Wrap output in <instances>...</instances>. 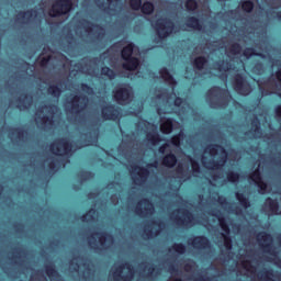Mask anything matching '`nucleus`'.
Returning a JSON list of instances; mask_svg holds the SVG:
<instances>
[{"label": "nucleus", "mask_w": 281, "mask_h": 281, "mask_svg": "<svg viewBox=\"0 0 281 281\" xmlns=\"http://www.w3.org/2000/svg\"><path fill=\"white\" fill-rule=\"evenodd\" d=\"M241 50L243 48L238 44L214 42L204 47L202 54H209V58L214 60L213 69L218 71L217 76H220L224 82H227V78H229L231 74L236 71V67H232V64L227 60H231L232 63H236L238 58H246V60H249V58L256 54L252 48H246L243 55H240Z\"/></svg>", "instance_id": "1"}, {"label": "nucleus", "mask_w": 281, "mask_h": 281, "mask_svg": "<svg viewBox=\"0 0 281 281\" xmlns=\"http://www.w3.org/2000/svg\"><path fill=\"white\" fill-rule=\"evenodd\" d=\"M155 98L151 99V106H156L158 115L166 113H177L180 120H183V115H190L192 113V108L188 102L183 101L181 98H177L173 92L167 93L166 90H158L155 93Z\"/></svg>", "instance_id": "2"}, {"label": "nucleus", "mask_w": 281, "mask_h": 281, "mask_svg": "<svg viewBox=\"0 0 281 281\" xmlns=\"http://www.w3.org/2000/svg\"><path fill=\"white\" fill-rule=\"evenodd\" d=\"M60 110L56 105H41L35 113V122L40 128H54L56 117Z\"/></svg>", "instance_id": "3"}, {"label": "nucleus", "mask_w": 281, "mask_h": 281, "mask_svg": "<svg viewBox=\"0 0 281 281\" xmlns=\"http://www.w3.org/2000/svg\"><path fill=\"white\" fill-rule=\"evenodd\" d=\"M87 104H89V99L85 95H74L70 98V100L65 103L69 122H77L78 117H80V113H82V110L87 109Z\"/></svg>", "instance_id": "4"}, {"label": "nucleus", "mask_w": 281, "mask_h": 281, "mask_svg": "<svg viewBox=\"0 0 281 281\" xmlns=\"http://www.w3.org/2000/svg\"><path fill=\"white\" fill-rule=\"evenodd\" d=\"M93 144H98V136H94L92 140H89L79 147H74V144L69 143L68 139H60L50 145V153L57 157H65V155L69 157L71 153H75L78 148H82L83 146H93Z\"/></svg>", "instance_id": "5"}, {"label": "nucleus", "mask_w": 281, "mask_h": 281, "mask_svg": "<svg viewBox=\"0 0 281 281\" xmlns=\"http://www.w3.org/2000/svg\"><path fill=\"white\" fill-rule=\"evenodd\" d=\"M229 100H232L229 92L218 87L212 88L206 94V101L211 109H225Z\"/></svg>", "instance_id": "6"}, {"label": "nucleus", "mask_w": 281, "mask_h": 281, "mask_svg": "<svg viewBox=\"0 0 281 281\" xmlns=\"http://www.w3.org/2000/svg\"><path fill=\"white\" fill-rule=\"evenodd\" d=\"M159 162L155 161L154 164H148L146 168L140 167L137 164H132L130 166V173L135 186H144L146 179L150 176V170H157Z\"/></svg>", "instance_id": "7"}, {"label": "nucleus", "mask_w": 281, "mask_h": 281, "mask_svg": "<svg viewBox=\"0 0 281 281\" xmlns=\"http://www.w3.org/2000/svg\"><path fill=\"white\" fill-rule=\"evenodd\" d=\"M135 276V270L130 263L116 262L111 269L109 281H131Z\"/></svg>", "instance_id": "8"}, {"label": "nucleus", "mask_w": 281, "mask_h": 281, "mask_svg": "<svg viewBox=\"0 0 281 281\" xmlns=\"http://www.w3.org/2000/svg\"><path fill=\"white\" fill-rule=\"evenodd\" d=\"M76 34L81 38H102L104 36V29L100 25L91 24V22L83 20L76 30Z\"/></svg>", "instance_id": "9"}, {"label": "nucleus", "mask_w": 281, "mask_h": 281, "mask_svg": "<svg viewBox=\"0 0 281 281\" xmlns=\"http://www.w3.org/2000/svg\"><path fill=\"white\" fill-rule=\"evenodd\" d=\"M133 54L134 56L139 54V48L133 44H128L122 50V58L125 60L123 69H125V71H135V69L139 67V59H137V57H133Z\"/></svg>", "instance_id": "10"}, {"label": "nucleus", "mask_w": 281, "mask_h": 281, "mask_svg": "<svg viewBox=\"0 0 281 281\" xmlns=\"http://www.w3.org/2000/svg\"><path fill=\"white\" fill-rule=\"evenodd\" d=\"M89 246L94 251H103V249H109L113 247V236L106 233H93L89 237Z\"/></svg>", "instance_id": "11"}, {"label": "nucleus", "mask_w": 281, "mask_h": 281, "mask_svg": "<svg viewBox=\"0 0 281 281\" xmlns=\"http://www.w3.org/2000/svg\"><path fill=\"white\" fill-rule=\"evenodd\" d=\"M159 38H167L175 31V24L168 19H158L156 22L151 21Z\"/></svg>", "instance_id": "12"}, {"label": "nucleus", "mask_w": 281, "mask_h": 281, "mask_svg": "<svg viewBox=\"0 0 281 281\" xmlns=\"http://www.w3.org/2000/svg\"><path fill=\"white\" fill-rule=\"evenodd\" d=\"M114 99L119 104H128L133 101V88L125 85L114 91Z\"/></svg>", "instance_id": "13"}, {"label": "nucleus", "mask_w": 281, "mask_h": 281, "mask_svg": "<svg viewBox=\"0 0 281 281\" xmlns=\"http://www.w3.org/2000/svg\"><path fill=\"white\" fill-rule=\"evenodd\" d=\"M74 4L70 0H58L52 7L49 11V16H60V14H67V12H71V8Z\"/></svg>", "instance_id": "14"}, {"label": "nucleus", "mask_w": 281, "mask_h": 281, "mask_svg": "<svg viewBox=\"0 0 281 281\" xmlns=\"http://www.w3.org/2000/svg\"><path fill=\"white\" fill-rule=\"evenodd\" d=\"M183 137V131H180V133L177 136H173L171 140H168L159 148V153L164 155V153H172L175 150H179V146H181Z\"/></svg>", "instance_id": "15"}, {"label": "nucleus", "mask_w": 281, "mask_h": 281, "mask_svg": "<svg viewBox=\"0 0 281 281\" xmlns=\"http://www.w3.org/2000/svg\"><path fill=\"white\" fill-rule=\"evenodd\" d=\"M135 214L140 218H148L155 214V206L148 200H142L135 207Z\"/></svg>", "instance_id": "16"}, {"label": "nucleus", "mask_w": 281, "mask_h": 281, "mask_svg": "<svg viewBox=\"0 0 281 281\" xmlns=\"http://www.w3.org/2000/svg\"><path fill=\"white\" fill-rule=\"evenodd\" d=\"M234 89L239 95H249L251 93V86L245 81V78L240 74L235 75Z\"/></svg>", "instance_id": "17"}, {"label": "nucleus", "mask_w": 281, "mask_h": 281, "mask_svg": "<svg viewBox=\"0 0 281 281\" xmlns=\"http://www.w3.org/2000/svg\"><path fill=\"white\" fill-rule=\"evenodd\" d=\"M145 126V133H147V140L151 144V146H157L161 138L159 137V133L157 132V126L150 125V123L143 122Z\"/></svg>", "instance_id": "18"}, {"label": "nucleus", "mask_w": 281, "mask_h": 281, "mask_svg": "<svg viewBox=\"0 0 281 281\" xmlns=\"http://www.w3.org/2000/svg\"><path fill=\"white\" fill-rule=\"evenodd\" d=\"M249 183H255L259 188L260 194H267L268 186L263 182L260 176V169L254 171V173L248 178Z\"/></svg>", "instance_id": "19"}, {"label": "nucleus", "mask_w": 281, "mask_h": 281, "mask_svg": "<svg viewBox=\"0 0 281 281\" xmlns=\"http://www.w3.org/2000/svg\"><path fill=\"white\" fill-rule=\"evenodd\" d=\"M95 3L104 12H110L111 10L117 11L122 8L120 0H95Z\"/></svg>", "instance_id": "20"}, {"label": "nucleus", "mask_w": 281, "mask_h": 281, "mask_svg": "<svg viewBox=\"0 0 281 281\" xmlns=\"http://www.w3.org/2000/svg\"><path fill=\"white\" fill-rule=\"evenodd\" d=\"M121 115L122 112L120 111V108L108 105L102 109L103 120H112L113 122H115V120H120Z\"/></svg>", "instance_id": "21"}, {"label": "nucleus", "mask_w": 281, "mask_h": 281, "mask_svg": "<svg viewBox=\"0 0 281 281\" xmlns=\"http://www.w3.org/2000/svg\"><path fill=\"white\" fill-rule=\"evenodd\" d=\"M164 229L160 222H153L149 226L144 229V238L150 239L159 236V232Z\"/></svg>", "instance_id": "22"}, {"label": "nucleus", "mask_w": 281, "mask_h": 281, "mask_svg": "<svg viewBox=\"0 0 281 281\" xmlns=\"http://www.w3.org/2000/svg\"><path fill=\"white\" fill-rule=\"evenodd\" d=\"M246 137L250 139H258L262 137V131L260 130V121L258 119L252 120L251 128L246 133Z\"/></svg>", "instance_id": "23"}, {"label": "nucleus", "mask_w": 281, "mask_h": 281, "mask_svg": "<svg viewBox=\"0 0 281 281\" xmlns=\"http://www.w3.org/2000/svg\"><path fill=\"white\" fill-rule=\"evenodd\" d=\"M36 19H38V12L32 10L18 14L16 21L18 23H33Z\"/></svg>", "instance_id": "24"}, {"label": "nucleus", "mask_w": 281, "mask_h": 281, "mask_svg": "<svg viewBox=\"0 0 281 281\" xmlns=\"http://www.w3.org/2000/svg\"><path fill=\"white\" fill-rule=\"evenodd\" d=\"M188 244L192 245L193 249H210V240L205 237L190 238Z\"/></svg>", "instance_id": "25"}, {"label": "nucleus", "mask_w": 281, "mask_h": 281, "mask_svg": "<svg viewBox=\"0 0 281 281\" xmlns=\"http://www.w3.org/2000/svg\"><path fill=\"white\" fill-rule=\"evenodd\" d=\"M280 210V206L278 205L277 200H272L271 198H268L263 205V212L268 214V216H271V214H278V211Z\"/></svg>", "instance_id": "26"}, {"label": "nucleus", "mask_w": 281, "mask_h": 281, "mask_svg": "<svg viewBox=\"0 0 281 281\" xmlns=\"http://www.w3.org/2000/svg\"><path fill=\"white\" fill-rule=\"evenodd\" d=\"M159 78H162V80H165V82H167V85H169V87L171 88V92L175 91V87H177V80H175L172 75H170V72H168V69H166V68L160 69Z\"/></svg>", "instance_id": "27"}, {"label": "nucleus", "mask_w": 281, "mask_h": 281, "mask_svg": "<svg viewBox=\"0 0 281 281\" xmlns=\"http://www.w3.org/2000/svg\"><path fill=\"white\" fill-rule=\"evenodd\" d=\"M182 30H196L198 32H207L205 31V27L199 22V19L196 18H190L187 21V24L182 26Z\"/></svg>", "instance_id": "28"}, {"label": "nucleus", "mask_w": 281, "mask_h": 281, "mask_svg": "<svg viewBox=\"0 0 281 281\" xmlns=\"http://www.w3.org/2000/svg\"><path fill=\"white\" fill-rule=\"evenodd\" d=\"M139 269H143L142 276L145 278H153V276H159L161 273L160 270H156L155 266L150 263L140 265Z\"/></svg>", "instance_id": "29"}, {"label": "nucleus", "mask_w": 281, "mask_h": 281, "mask_svg": "<svg viewBox=\"0 0 281 281\" xmlns=\"http://www.w3.org/2000/svg\"><path fill=\"white\" fill-rule=\"evenodd\" d=\"M32 102H33V99L31 95L21 94L16 104V108L20 109V111H25L29 106H32Z\"/></svg>", "instance_id": "30"}, {"label": "nucleus", "mask_w": 281, "mask_h": 281, "mask_svg": "<svg viewBox=\"0 0 281 281\" xmlns=\"http://www.w3.org/2000/svg\"><path fill=\"white\" fill-rule=\"evenodd\" d=\"M46 164H48L50 172H56L57 170H60V168H65V162L59 160L58 157L47 159Z\"/></svg>", "instance_id": "31"}, {"label": "nucleus", "mask_w": 281, "mask_h": 281, "mask_svg": "<svg viewBox=\"0 0 281 281\" xmlns=\"http://www.w3.org/2000/svg\"><path fill=\"white\" fill-rule=\"evenodd\" d=\"M160 131L165 135L172 133V119H166L160 116Z\"/></svg>", "instance_id": "32"}, {"label": "nucleus", "mask_w": 281, "mask_h": 281, "mask_svg": "<svg viewBox=\"0 0 281 281\" xmlns=\"http://www.w3.org/2000/svg\"><path fill=\"white\" fill-rule=\"evenodd\" d=\"M82 266H83V269H87V261H85V259H82L81 257H77L71 260L69 269L71 271L78 272L80 271Z\"/></svg>", "instance_id": "33"}, {"label": "nucleus", "mask_w": 281, "mask_h": 281, "mask_svg": "<svg viewBox=\"0 0 281 281\" xmlns=\"http://www.w3.org/2000/svg\"><path fill=\"white\" fill-rule=\"evenodd\" d=\"M162 164L164 166H166L167 168H175V166H177V156L172 155V154H168L167 156H165V158L162 159Z\"/></svg>", "instance_id": "34"}, {"label": "nucleus", "mask_w": 281, "mask_h": 281, "mask_svg": "<svg viewBox=\"0 0 281 281\" xmlns=\"http://www.w3.org/2000/svg\"><path fill=\"white\" fill-rule=\"evenodd\" d=\"M63 83H59L58 86H49L48 88V94L52 95L53 98H60V93H63Z\"/></svg>", "instance_id": "35"}, {"label": "nucleus", "mask_w": 281, "mask_h": 281, "mask_svg": "<svg viewBox=\"0 0 281 281\" xmlns=\"http://www.w3.org/2000/svg\"><path fill=\"white\" fill-rule=\"evenodd\" d=\"M169 254L171 256H175V254L181 256V254H186V246L183 244H175L172 248L169 249Z\"/></svg>", "instance_id": "36"}, {"label": "nucleus", "mask_w": 281, "mask_h": 281, "mask_svg": "<svg viewBox=\"0 0 281 281\" xmlns=\"http://www.w3.org/2000/svg\"><path fill=\"white\" fill-rule=\"evenodd\" d=\"M207 63H210V60H206L205 57H196L194 60V67L198 71H202V69L207 67Z\"/></svg>", "instance_id": "37"}, {"label": "nucleus", "mask_w": 281, "mask_h": 281, "mask_svg": "<svg viewBox=\"0 0 281 281\" xmlns=\"http://www.w3.org/2000/svg\"><path fill=\"white\" fill-rule=\"evenodd\" d=\"M95 218H98V212H95V210H90L86 215H83L81 217V221L83 223H93V221H95Z\"/></svg>", "instance_id": "38"}, {"label": "nucleus", "mask_w": 281, "mask_h": 281, "mask_svg": "<svg viewBox=\"0 0 281 281\" xmlns=\"http://www.w3.org/2000/svg\"><path fill=\"white\" fill-rule=\"evenodd\" d=\"M46 276H48L52 281L58 280V272L54 269V266H46Z\"/></svg>", "instance_id": "39"}, {"label": "nucleus", "mask_w": 281, "mask_h": 281, "mask_svg": "<svg viewBox=\"0 0 281 281\" xmlns=\"http://www.w3.org/2000/svg\"><path fill=\"white\" fill-rule=\"evenodd\" d=\"M155 5L151 2H145L142 7L143 14H153Z\"/></svg>", "instance_id": "40"}, {"label": "nucleus", "mask_w": 281, "mask_h": 281, "mask_svg": "<svg viewBox=\"0 0 281 281\" xmlns=\"http://www.w3.org/2000/svg\"><path fill=\"white\" fill-rule=\"evenodd\" d=\"M186 8H187L188 12H194V10H196V8H199V4L196 3L195 0H188L186 2Z\"/></svg>", "instance_id": "41"}, {"label": "nucleus", "mask_w": 281, "mask_h": 281, "mask_svg": "<svg viewBox=\"0 0 281 281\" xmlns=\"http://www.w3.org/2000/svg\"><path fill=\"white\" fill-rule=\"evenodd\" d=\"M101 74L102 76H106L108 78H110V80H113V78H115V72L109 67H103L101 69Z\"/></svg>", "instance_id": "42"}, {"label": "nucleus", "mask_w": 281, "mask_h": 281, "mask_svg": "<svg viewBox=\"0 0 281 281\" xmlns=\"http://www.w3.org/2000/svg\"><path fill=\"white\" fill-rule=\"evenodd\" d=\"M241 8L245 12H251V10H254V2L246 0L243 2Z\"/></svg>", "instance_id": "43"}, {"label": "nucleus", "mask_w": 281, "mask_h": 281, "mask_svg": "<svg viewBox=\"0 0 281 281\" xmlns=\"http://www.w3.org/2000/svg\"><path fill=\"white\" fill-rule=\"evenodd\" d=\"M130 3L133 10H139L142 8V0H131Z\"/></svg>", "instance_id": "44"}, {"label": "nucleus", "mask_w": 281, "mask_h": 281, "mask_svg": "<svg viewBox=\"0 0 281 281\" xmlns=\"http://www.w3.org/2000/svg\"><path fill=\"white\" fill-rule=\"evenodd\" d=\"M81 90L83 91V93H88V95H91V93H93V88L87 86V85H81Z\"/></svg>", "instance_id": "45"}, {"label": "nucleus", "mask_w": 281, "mask_h": 281, "mask_svg": "<svg viewBox=\"0 0 281 281\" xmlns=\"http://www.w3.org/2000/svg\"><path fill=\"white\" fill-rule=\"evenodd\" d=\"M231 157H233V161H238V159H240V154L232 151Z\"/></svg>", "instance_id": "46"}, {"label": "nucleus", "mask_w": 281, "mask_h": 281, "mask_svg": "<svg viewBox=\"0 0 281 281\" xmlns=\"http://www.w3.org/2000/svg\"><path fill=\"white\" fill-rule=\"evenodd\" d=\"M14 133H16L18 139H21V137H23V131H21V130H15Z\"/></svg>", "instance_id": "47"}, {"label": "nucleus", "mask_w": 281, "mask_h": 281, "mask_svg": "<svg viewBox=\"0 0 281 281\" xmlns=\"http://www.w3.org/2000/svg\"><path fill=\"white\" fill-rule=\"evenodd\" d=\"M49 60H52V57L43 58V59H42V65H43V66L47 65V63H49Z\"/></svg>", "instance_id": "48"}, {"label": "nucleus", "mask_w": 281, "mask_h": 281, "mask_svg": "<svg viewBox=\"0 0 281 281\" xmlns=\"http://www.w3.org/2000/svg\"><path fill=\"white\" fill-rule=\"evenodd\" d=\"M85 180H87V179H91V173H89V172H86L85 173V178H83Z\"/></svg>", "instance_id": "49"}, {"label": "nucleus", "mask_w": 281, "mask_h": 281, "mask_svg": "<svg viewBox=\"0 0 281 281\" xmlns=\"http://www.w3.org/2000/svg\"><path fill=\"white\" fill-rule=\"evenodd\" d=\"M277 78H278V80H280V82H281V70H279V71L277 72Z\"/></svg>", "instance_id": "50"}, {"label": "nucleus", "mask_w": 281, "mask_h": 281, "mask_svg": "<svg viewBox=\"0 0 281 281\" xmlns=\"http://www.w3.org/2000/svg\"><path fill=\"white\" fill-rule=\"evenodd\" d=\"M122 76H124V77H126V78L133 79V75H132L131 72H128L127 75H122Z\"/></svg>", "instance_id": "51"}, {"label": "nucleus", "mask_w": 281, "mask_h": 281, "mask_svg": "<svg viewBox=\"0 0 281 281\" xmlns=\"http://www.w3.org/2000/svg\"><path fill=\"white\" fill-rule=\"evenodd\" d=\"M204 14H205V16H210V9L209 8L205 9V13Z\"/></svg>", "instance_id": "52"}, {"label": "nucleus", "mask_w": 281, "mask_h": 281, "mask_svg": "<svg viewBox=\"0 0 281 281\" xmlns=\"http://www.w3.org/2000/svg\"><path fill=\"white\" fill-rule=\"evenodd\" d=\"M87 74H89V76H95V71L88 70Z\"/></svg>", "instance_id": "53"}, {"label": "nucleus", "mask_w": 281, "mask_h": 281, "mask_svg": "<svg viewBox=\"0 0 281 281\" xmlns=\"http://www.w3.org/2000/svg\"><path fill=\"white\" fill-rule=\"evenodd\" d=\"M42 280H43V281H47V278L42 277ZM31 281H34V276H32Z\"/></svg>", "instance_id": "54"}, {"label": "nucleus", "mask_w": 281, "mask_h": 281, "mask_svg": "<svg viewBox=\"0 0 281 281\" xmlns=\"http://www.w3.org/2000/svg\"><path fill=\"white\" fill-rule=\"evenodd\" d=\"M280 7H281V1H280L279 5H276V4L272 5L273 9H277V8H280Z\"/></svg>", "instance_id": "55"}, {"label": "nucleus", "mask_w": 281, "mask_h": 281, "mask_svg": "<svg viewBox=\"0 0 281 281\" xmlns=\"http://www.w3.org/2000/svg\"><path fill=\"white\" fill-rule=\"evenodd\" d=\"M277 19L281 21V13H277Z\"/></svg>", "instance_id": "56"}, {"label": "nucleus", "mask_w": 281, "mask_h": 281, "mask_svg": "<svg viewBox=\"0 0 281 281\" xmlns=\"http://www.w3.org/2000/svg\"><path fill=\"white\" fill-rule=\"evenodd\" d=\"M238 65H240V67H245V65L243 64V59L239 60Z\"/></svg>", "instance_id": "57"}, {"label": "nucleus", "mask_w": 281, "mask_h": 281, "mask_svg": "<svg viewBox=\"0 0 281 281\" xmlns=\"http://www.w3.org/2000/svg\"><path fill=\"white\" fill-rule=\"evenodd\" d=\"M1 192H3V187H0V194H1Z\"/></svg>", "instance_id": "58"}, {"label": "nucleus", "mask_w": 281, "mask_h": 281, "mask_svg": "<svg viewBox=\"0 0 281 281\" xmlns=\"http://www.w3.org/2000/svg\"><path fill=\"white\" fill-rule=\"evenodd\" d=\"M13 138H14V133L11 134V139H13Z\"/></svg>", "instance_id": "59"}, {"label": "nucleus", "mask_w": 281, "mask_h": 281, "mask_svg": "<svg viewBox=\"0 0 281 281\" xmlns=\"http://www.w3.org/2000/svg\"><path fill=\"white\" fill-rule=\"evenodd\" d=\"M89 199H93V196L90 194V195H89Z\"/></svg>", "instance_id": "60"}, {"label": "nucleus", "mask_w": 281, "mask_h": 281, "mask_svg": "<svg viewBox=\"0 0 281 281\" xmlns=\"http://www.w3.org/2000/svg\"><path fill=\"white\" fill-rule=\"evenodd\" d=\"M195 52H199V47L195 48Z\"/></svg>", "instance_id": "61"}, {"label": "nucleus", "mask_w": 281, "mask_h": 281, "mask_svg": "<svg viewBox=\"0 0 281 281\" xmlns=\"http://www.w3.org/2000/svg\"><path fill=\"white\" fill-rule=\"evenodd\" d=\"M122 135H124L123 130H121Z\"/></svg>", "instance_id": "62"}, {"label": "nucleus", "mask_w": 281, "mask_h": 281, "mask_svg": "<svg viewBox=\"0 0 281 281\" xmlns=\"http://www.w3.org/2000/svg\"><path fill=\"white\" fill-rule=\"evenodd\" d=\"M172 32H177V31H175V27H173V31Z\"/></svg>", "instance_id": "63"}, {"label": "nucleus", "mask_w": 281, "mask_h": 281, "mask_svg": "<svg viewBox=\"0 0 281 281\" xmlns=\"http://www.w3.org/2000/svg\"><path fill=\"white\" fill-rule=\"evenodd\" d=\"M108 188H111V184H109V187Z\"/></svg>", "instance_id": "64"}]
</instances>
